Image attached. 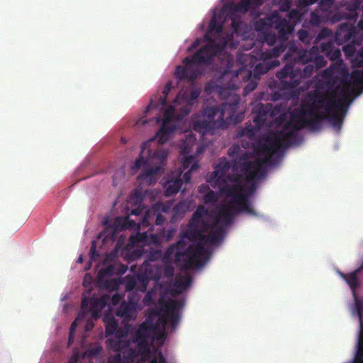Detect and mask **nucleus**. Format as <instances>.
I'll list each match as a JSON object with an SVG mask.
<instances>
[{
  "label": "nucleus",
  "mask_w": 363,
  "mask_h": 363,
  "mask_svg": "<svg viewBox=\"0 0 363 363\" xmlns=\"http://www.w3.org/2000/svg\"><path fill=\"white\" fill-rule=\"evenodd\" d=\"M249 9L239 2L225 5L218 13L214 10L204 35L206 45L201 48L192 57H186L183 60L184 65L176 67L175 77L179 80L194 81L201 74L198 65H211L214 57L232 43L234 34H240L242 23L236 16V13H245Z\"/></svg>",
  "instance_id": "nucleus-1"
},
{
  "label": "nucleus",
  "mask_w": 363,
  "mask_h": 363,
  "mask_svg": "<svg viewBox=\"0 0 363 363\" xmlns=\"http://www.w3.org/2000/svg\"><path fill=\"white\" fill-rule=\"evenodd\" d=\"M342 88L337 86V89L331 92H322L318 90L308 94L307 100L300 105V108L296 110L291 116L287 128L291 130L287 133L278 132V140L286 144L291 143V139L295 136L294 130H301L305 127L317 128L322 121L327 119L337 130L341 129L343 118L349 105L350 96L348 94L349 82L342 81Z\"/></svg>",
  "instance_id": "nucleus-2"
},
{
  "label": "nucleus",
  "mask_w": 363,
  "mask_h": 363,
  "mask_svg": "<svg viewBox=\"0 0 363 363\" xmlns=\"http://www.w3.org/2000/svg\"><path fill=\"white\" fill-rule=\"evenodd\" d=\"M295 108L288 116L287 113L284 111V108L282 106V109L281 113L277 115L274 118L275 124L277 126H281L282 129L279 130H276L271 135L263 139L262 143L259 145V152L260 154L263 156L262 159L256 160L255 161H248V155L245 152L239 156L238 159H235L233 162V169H235L238 164L240 163V170L243 174L245 175L247 181H252L257 177H259L264 174V167L265 164H274L277 162V158L275 155L279 153L281 147H287L293 144H294L297 139L296 131L294 130L295 136L294 138L291 139V143L289 144H286L284 142L281 140H278L277 138V134L278 132L287 133L291 130L290 128H287L288 123L290 121L291 114L296 111L299 109Z\"/></svg>",
  "instance_id": "nucleus-3"
},
{
  "label": "nucleus",
  "mask_w": 363,
  "mask_h": 363,
  "mask_svg": "<svg viewBox=\"0 0 363 363\" xmlns=\"http://www.w3.org/2000/svg\"><path fill=\"white\" fill-rule=\"evenodd\" d=\"M200 235H203L199 228L189 227L188 230L182 233L180 239L169 246L163 255V260L166 262L179 264L183 261V268L189 269L203 267L208 259L209 252L202 245V242L191 244L186 247L185 238L195 240Z\"/></svg>",
  "instance_id": "nucleus-4"
},
{
  "label": "nucleus",
  "mask_w": 363,
  "mask_h": 363,
  "mask_svg": "<svg viewBox=\"0 0 363 363\" xmlns=\"http://www.w3.org/2000/svg\"><path fill=\"white\" fill-rule=\"evenodd\" d=\"M286 62L284 67L276 73V77L280 80V84L284 89H294L300 84L301 70L294 68L295 64H306L312 61L317 69L324 67L327 61L319 55L318 46H313L309 50H298L294 44L288 46V50L284 55Z\"/></svg>",
  "instance_id": "nucleus-5"
},
{
  "label": "nucleus",
  "mask_w": 363,
  "mask_h": 363,
  "mask_svg": "<svg viewBox=\"0 0 363 363\" xmlns=\"http://www.w3.org/2000/svg\"><path fill=\"white\" fill-rule=\"evenodd\" d=\"M145 144L142 146L140 156L132 165L131 169L136 172L142 167H144L143 172L138 176V179L145 181L150 184L155 183V176L163 169V166L167 160L168 152L164 149H157L152 155L151 150H147L148 158L145 160L143 155L145 152Z\"/></svg>",
  "instance_id": "nucleus-6"
},
{
  "label": "nucleus",
  "mask_w": 363,
  "mask_h": 363,
  "mask_svg": "<svg viewBox=\"0 0 363 363\" xmlns=\"http://www.w3.org/2000/svg\"><path fill=\"white\" fill-rule=\"evenodd\" d=\"M359 8V3L356 1L353 2L352 5L347 6L345 11H339L333 16V22L340 21L342 19L350 21L341 23L338 26L334 38L335 43L338 45L345 43H355L357 31L354 23L356 22L359 16L357 12Z\"/></svg>",
  "instance_id": "nucleus-7"
},
{
  "label": "nucleus",
  "mask_w": 363,
  "mask_h": 363,
  "mask_svg": "<svg viewBox=\"0 0 363 363\" xmlns=\"http://www.w3.org/2000/svg\"><path fill=\"white\" fill-rule=\"evenodd\" d=\"M228 105L208 106L202 111V118L196 120L192 125L194 130L203 135L213 132L215 129L224 128L226 123L224 120L225 111Z\"/></svg>",
  "instance_id": "nucleus-8"
},
{
  "label": "nucleus",
  "mask_w": 363,
  "mask_h": 363,
  "mask_svg": "<svg viewBox=\"0 0 363 363\" xmlns=\"http://www.w3.org/2000/svg\"><path fill=\"white\" fill-rule=\"evenodd\" d=\"M288 50L286 43L281 42L278 45L274 47L270 50L262 51L257 53L255 57L256 59H259L260 62H258L254 69L255 78H259V76L267 73L271 69L278 66L279 62L273 58L279 57L285 50Z\"/></svg>",
  "instance_id": "nucleus-9"
},
{
  "label": "nucleus",
  "mask_w": 363,
  "mask_h": 363,
  "mask_svg": "<svg viewBox=\"0 0 363 363\" xmlns=\"http://www.w3.org/2000/svg\"><path fill=\"white\" fill-rule=\"evenodd\" d=\"M349 288L352 291L354 308L353 314H355L359 320V330L356 344V352L363 351V299L359 298L357 293V284L354 277H351L349 281Z\"/></svg>",
  "instance_id": "nucleus-10"
},
{
  "label": "nucleus",
  "mask_w": 363,
  "mask_h": 363,
  "mask_svg": "<svg viewBox=\"0 0 363 363\" xmlns=\"http://www.w3.org/2000/svg\"><path fill=\"white\" fill-rule=\"evenodd\" d=\"M281 109L282 105L273 106L272 104H257L252 108V112L255 114L253 118V122L257 126V128L261 129L266 125L268 117H275L281 113Z\"/></svg>",
  "instance_id": "nucleus-11"
},
{
  "label": "nucleus",
  "mask_w": 363,
  "mask_h": 363,
  "mask_svg": "<svg viewBox=\"0 0 363 363\" xmlns=\"http://www.w3.org/2000/svg\"><path fill=\"white\" fill-rule=\"evenodd\" d=\"M133 342L137 345V350H132L129 349L128 354L131 357L138 355L145 356L150 358L148 363H166L165 357L163 356L162 350L160 348H155L152 351L150 350L149 340L133 339Z\"/></svg>",
  "instance_id": "nucleus-12"
},
{
  "label": "nucleus",
  "mask_w": 363,
  "mask_h": 363,
  "mask_svg": "<svg viewBox=\"0 0 363 363\" xmlns=\"http://www.w3.org/2000/svg\"><path fill=\"white\" fill-rule=\"evenodd\" d=\"M180 111H182L180 110ZM182 113V112L175 117V108L172 105L165 109L162 126L156 135V138L160 144L166 143L169 140L170 134L176 130V125L172 122L174 118L180 121L181 119L178 118Z\"/></svg>",
  "instance_id": "nucleus-13"
},
{
  "label": "nucleus",
  "mask_w": 363,
  "mask_h": 363,
  "mask_svg": "<svg viewBox=\"0 0 363 363\" xmlns=\"http://www.w3.org/2000/svg\"><path fill=\"white\" fill-rule=\"evenodd\" d=\"M185 300H171L170 301H164L162 303L164 308L163 322L166 324L169 320L172 329H174L180 321L179 311L184 306Z\"/></svg>",
  "instance_id": "nucleus-14"
},
{
  "label": "nucleus",
  "mask_w": 363,
  "mask_h": 363,
  "mask_svg": "<svg viewBox=\"0 0 363 363\" xmlns=\"http://www.w3.org/2000/svg\"><path fill=\"white\" fill-rule=\"evenodd\" d=\"M200 94L201 89L199 88H194L189 91H184L179 94L177 97L174 99V102H177V101L179 100V102L183 103L185 105L181 108L182 113L178 119H182L190 113L192 106L200 96Z\"/></svg>",
  "instance_id": "nucleus-15"
},
{
  "label": "nucleus",
  "mask_w": 363,
  "mask_h": 363,
  "mask_svg": "<svg viewBox=\"0 0 363 363\" xmlns=\"http://www.w3.org/2000/svg\"><path fill=\"white\" fill-rule=\"evenodd\" d=\"M128 302L123 301L116 311V315L123 318L125 320H130L136 317V308L139 298L136 297L134 293L129 294Z\"/></svg>",
  "instance_id": "nucleus-16"
},
{
  "label": "nucleus",
  "mask_w": 363,
  "mask_h": 363,
  "mask_svg": "<svg viewBox=\"0 0 363 363\" xmlns=\"http://www.w3.org/2000/svg\"><path fill=\"white\" fill-rule=\"evenodd\" d=\"M230 167L231 164L225 157L220 158L215 167V170L211 174L210 182H214L218 184H224L226 182L225 179V174Z\"/></svg>",
  "instance_id": "nucleus-17"
},
{
  "label": "nucleus",
  "mask_w": 363,
  "mask_h": 363,
  "mask_svg": "<svg viewBox=\"0 0 363 363\" xmlns=\"http://www.w3.org/2000/svg\"><path fill=\"white\" fill-rule=\"evenodd\" d=\"M225 234V229L223 225L214 224L212 225V230L208 235H200L199 240L202 245L209 243L210 245L220 244L223 240Z\"/></svg>",
  "instance_id": "nucleus-18"
},
{
  "label": "nucleus",
  "mask_w": 363,
  "mask_h": 363,
  "mask_svg": "<svg viewBox=\"0 0 363 363\" xmlns=\"http://www.w3.org/2000/svg\"><path fill=\"white\" fill-rule=\"evenodd\" d=\"M86 298V297H85ZM88 299V304L85 310L86 316L91 313V318L96 320L99 318L100 313L107 304V297L101 296L100 298L91 297Z\"/></svg>",
  "instance_id": "nucleus-19"
},
{
  "label": "nucleus",
  "mask_w": 363,
  "mask_h": 363,
  "mask_svg": "<svg viewBox=\"0 0 363 363\" xmlns=\"http://www.w3.org/2000/svg\"><path fill=\"white\" fill-rule=\"evenodd\" d=\"M273 27L277 31L281 37H285L286 35L293 32L294 25L285 18H281L277 13L273 14Z\"/></svg>",
  "instance_id": "nucleus-20"
},
{
  "label": "nucleus",
  "mask_w": 363,
  "mask_h": 363,
  "mask_svg": "<svg viewBox=\"0 0 363 363\" xmlns=\"http://www.w3.org/2000/svg\"><path fill=\"white\" fill-rule=\"evenodd\" d=\"M155 330L156 327L152 322H143L136 330L133 338L137 340H153Z\"/></svg>",
  "instance_id": "nucleus-21"
},
{
  "label": "nucleus",
  "mask_w": 363,
  "mask_h": 363,
  "mask_svg": "<svg viewBox=\"0 0 363 363\" xmlns=\"http://www.w3.org/2000/svg\"><path fill=\"white\" fill-rule=\"evenodd\" d=\"M88 304V299L86 298H82L81 303V311L78 313L77 317L73 321V323L70 325L69 328V345L72 344L74 339V333L76 328L78 325V323L81 320H83L86 318L85 310L86 309Z\"/></svg>",
  "instance_id": "nucleus-22"
},
{
  "label": "nucleus",
  "mask_w": 363,
  "mask_h": 363,
  "mask_svg": "<svg viewBox=\"0 0 363 363\" xmlns=\"http://www.w3.org/2000/svg\"><path fill=\"white\" fill-rule=\"evenodd\" d=\"M321 52L331 61H338L341 60V52L338 48H335L332 41L321 44Z\"/></svg>",
  "instance_id": "nucleus-23"
},
{
  "label": "nucleus",
  "mask_w": 363,
  "mask_h": 363,
  "mask_svg": "<svg viewBox=\"0 0 363 363\" xmlns=\"http://www.w3.org/2000/svg\"><path fill=\"white\" fill-rule=\"evenodd\" d=\"M108 349L116 352H129L130 341L124 339L109 338L106 342Z\"/></svg>",
  "instance_id": "nucleus-24"
},
{
  "label": "nucleus",
  "mask_w": 363,
  "mask_h": 363,
  "mask_svg": "<svg viewBox=\"0 0 363 363\" xmlns=\"http://www.w3.org/2000/svg\"><path fill=\"white\" fill-rule=\"evenodd\" d=\"M235 177V184L232 185H222L220 186V192L225 194L228 197H231L232 199L243 191V186L239 181L241 176L238 174Z\"/></svg>",
  "instance_id": "nucleus-25"
},
{
  "label": "nucleus",
  "mask_w": 363,
  "mask_h": 363,
  "mask_svg": "<svg viewBox=\"0 0 363 363\" xmlns=\"http://www.w3.org/2000/svg\"><path fill=\"white\" fill-rule=\"evenodd\" d=\"M234 216L233 208L228 206H224L218 211L215 224L218 225L220 221H223L226 225H228L230 224Z\"/></svg>",
  "instance_id": "nucleus-26"
},
{
  "label": "nucleus",
  "mask_w": 363,
  "mask_h": 363,
  "mask_svg": "<svg viewBox=\"0 0 363 363\" xmlns=\"http://www.w3.org/2000/svg\"><path fill=\"white\" fill-rule=\"evenodd\" d=\"M191 284V278L189 276L182 277L177 280L172 286L171 294L172 296L179 294L187 289Z\"/></svg>",
  "instance_id": "nucleus-27"
},
{
  "label": "nucleus",
  "mask_w": 363,
  "mask_h": 363,
  "mask_svg": "<svg viewBox=\"0 0 363 363\" xmlns=\"http://www.w3.org/2000/svg\"><path fill=\"white\" fill-rule=\"evenodd\" d=\"M172 87V84L171 82H168L163 90V96H160L159 98V101L157 103H155L152 99H151L150 104L147 106V111L152 108H163L164 106L167 104V99L169 93L171 91Z\"/></svg>",
  "instance_id": "nucleus-28"
},
{
  "label": "nucleus",
  "mask_w": 363,
  "mask_h": 363,
  "mask_svg": "<svg viewBox=\"0 0 363 363\" xmlns=\"http://www.w3.org/2000/svg\"><path fill=\"white\" fill-rule=\"evenodd\" d=\"M183 181L179 176L177 179L169 180L166 185L164 194L167 196H171L177 194L182 188Z\"/></svg>",
  "instance_id": "nucleus-29"
},
{
  "label": "nucleus",
  "mask_w": 363,
  "mask_h": 363,
  "mask_svg": "<svg viewBox=\"0 0 363 363\" xmlns=\"http://www.w3.org/2000/svg\"><path fill=\"white\" fill-rule=\"evenodd\" d=\"M273 14L265 18H259L254 23V28L258 32H267L269 28L273 27Z\"/></svg>",
  "instance_id": "nucleus-30"
},
{
  "label": "nucleus",
  "mask_w": 363,
  "mask_h": 363,
  "mask_svg": "<svg viewBox=\"0 0 363 363\" xmlns=\"http://www.w3.org/2000/svg\"><path fill=\"white\" fill-rule=\"evenodd\" d=\"M259 130V129H257L255 125L254 126L250 123H247L244 128H240L237 130L236 137L241 138L245 136L250 139H252L255 136L256 132Z\"/></svg>",
  "instance_id": "nucleus-31"
},
{
  "label": "nucleus",
  "mask_w": 363,
  "mask_h": 363,
  "mask_svg": "<svg viewBox=\"0 0 363 363\" xmlns=\"http://www.w3.org/2000/svg\"><path fill=\"white\" fill-rule=\"evenodd\" d=\"M206 190H208V191L203 197V203L206 205L216 203L218 199V194L216 192L212 190H208V186L206 185H201L199 187L200 193H203Z\"/></svg>",
  "instance_id": "nucleus-32"
},
{
  "label": "nucleus",
  "mask_w": 363,
  "mask_h": 363,
  "mask_svg": "<svg viewBox=\"0 0 363 363\" xmlns=\"http://www.w3.org/2000/svg\"><path fill=\"white\" fill-rule=\"evenodd\" d=\"M104 322L106 336L113 335L118 328V321L114 317H109L106 318Z\"/></svg>",
  "instance_id": "nucleus-33"
},
{
  "label": "nucleus",
  "mask_w": 363,
  "mask_h": 363,
  "mask_svg": "<svg viewBox=\"0 0 363 363\" xmlns=\"http://www.w3.org/2000/svg\"><path fill=\"white\" fill-rule=\"evenodd\" d=\"M296 64L294 65V68L298 69L299 68H296ZM302 65H305L302 70V76L304 77H310L315 72L318 71L317 67L314 65L312 61H308L306 62V64H301Z\"/></svg>",
  "instance_id": "nucleus-34"
},
{
  "label": "nucleus",
  "mask_w": 363,
  "mask_h": 363,
  "mask_svg": "<svg viewBox=\"0 0 363 363\" xmlns=\"http://www.w3.org/2000/svg\"><path fill=\"white\" fill-rule=\"evenodd\" d=\"M350 82L354 85H363V69L352 71L350 74Z\"/></svg>",
  "instance_id": "nucleus-35"
},
{
  "label": "nucleus",
  "mask_w": 363,
  "mask_h": 363,
  "mask_svg": "<svg viewBox=\"0 0 363 363\" xmlns=\"http://www.w3.org/2000/svg\"><path fill=\"white\" fill-rule=\"evenodd\" d=\"M125 289L128 291H131L133 289H138V279L136 277L126 276L124 278Z\"/></svg>",
  "instance_id": "nucleus-36"
},
{
  "label": "nucleus",
  "mask_w": 363,
  "mask_h": 363,
  "mask_svg": "<svg viewBox=\"0 0 363 363\" xmlns=\"http://www.w3.org/2000/svg\"><path fill=\"white\" fill-rule=\"evenodd\" d=\"M155 210H147L142 218L141 225L144 228L150 226L152 221L155 218Z\"/></svg>",
  "instance_id": "nucleus-37"
},
{
  "label": "nucleus",
  "mask_w": 363,
  "mask_h": 363,
  "mask_svg": "<svg viewBox=\"0 0 363 363\" xmlns=\"http://www.w3.org/2000/svg\"><path fill=\"white\" fill-rule=\"evenodd\" d=\"M138 289L142 292H145L146 291L149 279L145 274H138Z\"/></svg>",
  "instance_id": "nucleus-38"
},
{
  "label": "nucleus",
  "mask_w": 363,
  "mask_h": 363,
  "mask_svg": "<svg viewBox=\"0 0 363 363\" xmlns=\"http://www.w3.org/2000/svg\"><path fill=\"white\" fill-rule=\"evenodd\" d=\"M297 37L301 42L306 45L309 44L313 39V37L309 35L308 31L305 29L299 30L297 32Z\"/></svg>",
  "instance_id": "nucleus-39"
},
{
  "label": "nucleus",
  "mask_w": 363,
  "mask_h": 363,
  "mask_svg": "<svg viewBox=\"0 0 363 363\" xmlns=\"http://www.w3.org/2000/svg\"><path fill=\"white\" fill-rule=\"evenodd\" d=\"M114 265L112 264H107L105 267L99 271L98 276L99 278L111 277L114 273Z\"/></svg>",
  "instance_id": "nucleus-40"
},
{
  "label": "nucleus",
  "mask_w": 363,
  "mask_h": 363,
  "mask_svg": "<svg viewBox=\"0 0 363 363\" xmlns=\"http://www.w3.org/2000/svg\"><path fill=\"white\" fill-rule=\"evenodd\" d=\"M361 43L360 41L357 40L355 39V43H349V44L345 45L342 48V50L347 56H352L354 54L356 51L355 45H359Z\"/></svg>",
  "instance_id": "nucleus-41"
},
{
  "label": "nucleus",
  "mask_w": 363,
  "mask_h": 363,
  "mask_svg": "<svg viewBox=\"0 0 363 363\" xmlns=\"http://www.w3.org/2000/svg\"><path fill=\"white\" fill-rule=\"evenodd\" d=\"M199 168V165L197 162H194V164H191L190 169L186 171V172H184V174H183V182H186V183H189L191 181V174L194 171L198 169Z\"/></svg>",
  "instance_id": "nucleus-42"
},
{
  "label": "nucleus",
  "mask_w": 363,
  "mask_h": 363,
  "mask_svg": "<svg viewBox=\"0 0 363 363\" xmlns=\"http://www.w3.org/2000/svg\"><path fill=\"white\" fill-rule=\"evenodd\" d=\"M194 157L193 156H189L184 157L181 162V168L179 172V177H181L182 172L188 169L191 164L194 162Z\"/></svg>",
  "instance_id": "nucleus-43"
},
{
  "label": "nucleus",
  "mask_w": 363,
  "mask_h": 363,
  "mask_svg": "<svg viewBox=\"0 0 363 363\" xmlns=\"http://www.w3.org/2000/svg\"><path fill=\"white\" fill-rule=\"evenodd\" d=\"M233 200L234 203L239 206L249 201L248 196L246 194L242 193V191L234 196Z\"/></svg>",
  "instance_id": "nucleus-44"
},
{
  "label": "nucleus",
  "mask_w": 363,
  "mask_h": 363,
  "mask_svg": "<svg viewBox=\"0 0 363 363\" xmlns=\"http://www.w3.org/2000/svg\"><path fill=\"white\" fill-rule=\"evenodd\" d=\"M277 40V35L270 32L264 33V41L269 45H274Z\"/></svg>",
  "instance_id": "nucleus-45"
},
{
  "label": "nucleus",
  "mask_w": 363,
  "mask_h": 363,
  "mask_svg": "<svg viewBox=\"0 0 363 363\" xmlns=\"http://www.w3.org/2000/svg\"><path fill=\"white\" fill-rule=\"evenodd\" d=\"M301 12L297 9H292L288 13V20L291 21V23H296L300 21L301 19Z\"/></svg>",
  "instance_id": "nucleus-46"
},
{
  "label": "nucleus",
  "mask_w": 363,
  "mask_h": 363,
  "mask_svg": "<svg viewBox=\"0 0 363 363\" xmlns=\"http://www.w3.org/2000/svg\"><path fill=\"white\" fill-rule=\"evenodd\" d=\"M238 211L240 212H245L247 214L255 216L256 213L252 208L249 201L238 208Z\"/></svg>",
  "instance_id": "nucleus-47"
},
{
  "label": "nucleus",
  "mask_w": 363,
  "mask_h": 363,
  "mask_svg": "<svg viewBox=\"0 0 363 363\" xmlns=\"http://www.w3.org/2000/svg\"><path fill=\"white\" fill-rule=\"evenodd\" d=\"M324 1H325L326 4L330 6L333 4V0H301L300 4L303 5V6H308L315 3L319 2L320 5H323Z\"/></svg>",
  "instance_id": "nucleus-48"
},
{
  "label": "nucleus",
  "mask_w": 363,
  "mask_h": 363,
  "mask_svg": "<svg viewBox=\"0 0 363 363\" xmlns=\"http://www.w3.org/2000/svg\"><path fill=\"white\" fill-rule=\"evenodd\" d=\"M119 286V281L116 279H109L105 281V287L106 289L113 291H116Z\"/></svg>",
  "instance_id": "nucleus-49"
},
{
  "label": "nucleus",
  "mask_w": 363,
  "mask_h": 363,
  "mask_svg": "<svg viewBox=\"0 0 363 363\" xmlns=\"http://www.w3.org/2000/svg\"><path fill=\"white\" fill-rule=\"evenodd\" d=\"M102 350L101 346L96 345L94 346L91 347L86 352V354L87 356L90 357H95L98 355Z\"/></svg>",
  "instance_id": "nucleus-50"
},
{
  "label": "nucleus",
  "mask_w": 363,
  "mask_h": 363,
  "mask_svg": "<svg viewBox=\"0 0 363 363\" xmlns=\"http://www.w3.org/2000/svg\"><path fill=\"white\" fill-rule=\"evenodd\" d=\"M89 257H90V260L94 261V262H96L99 257V254L96 251V246L95 241H93L91 243V246L90 251H89Z\"/></svg>",
  "instance_id": "nucleus-51"
},
{
  "label": "nucleus",
  "mask_w": 363,
  "mask_h": 363,
  "mask_svg": "<svg viewBox=\"0 0 363 363\" xmlns=\"http://www.w3.org/2000/svg\"><path fill=\"white\" fill-rule=\"evenodd\" d=\"M309 21L313 26H318L322 22L321 18L317 11H314L311 13Z\"/></svg>",
  "instance_id": "nucleus-52"
},
{
  "label": "nucleus",
  "mask_w": 363,
  "mask_h": 363,
  "mask_svg": "<svg viewBox=\"0 0 363 363\" xmlns=\"http://www.w3.org/2000/svg\"><path fill=\"white\" fill-rule=\"evenodd\" d=\"M333 35L331 29L325 28L320 30L317 36V40L324 39L327 37H330Z\"/></svg>",
  "instance_id": "nucleus-53"
},
{
  "label": "nucleus",
  "mask_w": 363,
  "mask_h": 363,
  "mask_svg": "<svg viewBox=\"0 0 363 363\" xmlns=\"http://www.w3.org/2000/svg\"><path fill=\"white\" fill-rule=\"evenodd\" d=\"M208 211L202 206H199L196 211L194 212V215L195 217H198L199 218H201L202 220V218L207 215Z\"/></svg>",
  "instance_id": "nucleus-54"
},
{
  "label": "nucleus",
  "mask_w": 363,
  "mask_h": 363,
  "mask_svg": "<svg viewBox=\"0 0 363 363\" xmlns=\"http://www.w3.org/2000/svg\"><path fill=\"white\" fill-rule=\"evenodd\" d=\"M257 86V82L254 81H250L245 86L243 91L244 95H247L248 93L256 89Z\"/></svg>",
  "instance_id": "nucleus-55"
},
{
  "label": "nucleus",
  "mask_w": 363,
  "mask_h": 363,
  "mask_svg": "<svg viewBox=\"0 0 363 363\" xmlns=\"http://www.w3.org/2000/svg\"><path fill=\"white\" fill-rule=\"evenodd\" d=\"M126 352H117L116 354L109 357L108 363H123L121 354H125Z\"/></svg>",
  "instance_id": "nucleus-56"
},
{
  "label": "nucleus",
  "mask_w": 363,
  "mask_h": 363,
  "mask_svg": "<svg viewBox=\"0 0 363 363\" xmlns=\"http://www.w3.org/2000/svg\"><path fill=\"white\" fill-rule=\"evenodd\" d=\"M201 221L202 220L201 218L195 217V216L192 214L191 218L189 221L188 227L199 228V224L201 223Z\"/></svg>",
  "instance_id": "nucleus-57"
},
{
  "label": "nucleus",
  "mask_w": 363,
  "mask_h": 363,
  "mask_svg": "<svg viewBox=\"0 0 363 363\" xmlns=\"http://www.w3.org/2000/svg\"><path fill=\"white\" fill-rule=\"evenodd\" d=\"M240 150V146L238 145H234L228 149V155L230 157H235V155H238Z\"/></svg>",
  "instance_id": "nucleus-58"
},
{
  "label": "nucleus",
  "mask_w": 363,
  "mask_h": 363,
  "mask_svg": "<svg viewBox=\"0 0 363 363\" xmlns=\"http://www.w3.org/2000/svg\"><path fill=\"white\" fill-rule=\"evenodd\" d=\"M155 224L156 225H162L165 221V218L163 215L161 213H155Z\"/></svg>",
  "instance_id": "nucleus-59"
},
{
  "label": "nucleus",
  "mask_w": 363,
  "mask_h": 363,
  "mask_svg": "<svg viewBox=\"0 0 363 363\" xmlns=\"http://www.w3.org/2000/svg\"><path fill=\"white\" fill-rule=\"evenodd\" d=\"M122 298H123V295H121L118 293H116L115 294L113 295L111 302L113 306H116L119 303V302L122 300Z\"/></svg>",
  "instance_id": "nucleus-60"
},
{
  "label": "nucleus",
  "mask_w": 363,
  "mask_h": 363,
  "mask_svg": "<svg viewBox=\"0 0 363 363\" xmlns=\"http://www.w3.org/2000/svg\"><path fill=\"white\" fill-rule=\"evenodd\" d=\"M113 335H115L116 339H118V338L123 339V337H124L125 336L127 335V331L124 330L123 329L118 328V329H116V330Z\"/></svg>",
  "instance_id": "nucleus-61"
},
{
  "label": "nucleus",
  "mask_w": 363,
  "mask_h": 363,
  "mask_svg": "<svg viewBox=\"0 0 363 363\" xmlns=\"http://www.w3.org/2000/svg\"><path fill=\"white\" fill-rule=\"evenodd\" d=\"M174 269L172 266H170V265L165 266L164 272V274L166 277H172L174 275Z\"/></svg>",
  "instance_id": "nucleus-62"
},
{
  "label": "nucleus",
  "mask_w": 363,
  "mask_h": 363,
  "mask_svg": "<svg viewBox=\"0 0 363 363\" xmlns=\"http://www.w3.org/2000/svg\"><path fill=\"white\" fill-rule=\"evenodd\" d=\"M115 259V255L113 253L106 254L104 260L105 264H112Z\"/></svg>",
  "instance_id": "nucleus-63"
},
{
  "label": "nucleus",
  "mask_w": 363,
  "mask_h": 363,
  "mask_svg": "<svg viewBox=\"0 0 363 363\" xmlns=\"http://www.w3.org/2000/svg\"><path fill=\"white\" fill-rule=\"evenodd\" d=\"M128 269V267L123 264H121L117 269L118 274H123Z\"/></svg>",
  "instance_id": "nucleus-64"
}]
</instances>
